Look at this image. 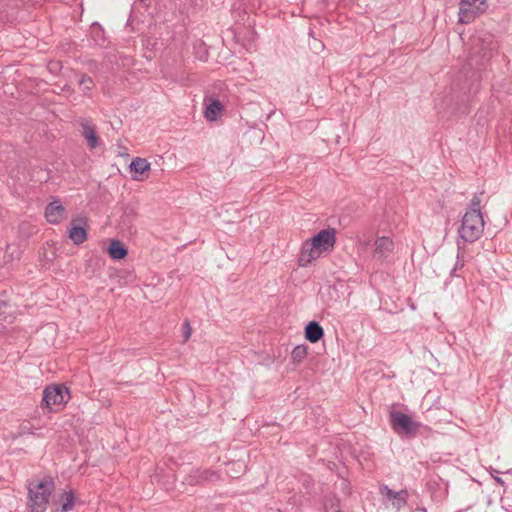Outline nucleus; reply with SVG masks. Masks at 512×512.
<instances>
[{
	"label": "nucleus",
	"mask_w": 512,
	"mask_h": 512,
	"mask_svg": "<svg viewBox=\"0 0 512 512\" xmlns=\"http://www.w3.org/2000/svg\"><path fill=\"white\" fill-rule=\"evenodd\" d=\"M54 489L55 483L51 477L30 482L28 485V507L30 512H45Z\"/></svg>",
	"instance_id": "obj_3"
},
{
	"label": "nucleus",
	"mask_w": 512,
	"mask_h": 512,
	"mask_svg": "<svg viewBox=\"0 0 512 512\" xmlns=\"http://www.w3.org/2000/svg\"><path fill=\"white\" fill-rule=\"evenodd\" d=\"M183 329H184V338H185V340H187L191 336V327L187 320L183 323Z\"/></svg>",
	"instance_id": "obj_25"
},
{
	"label": "nucleus",
	"mask_w": 512,
	"mask_h": 512,
	"mask_svg": "<svg viewBox=\"0 0 512 512\" xmlns=\"http://www.w3.org/2000/svg\"><path fill=\"white\" fill-rule=\"evenodd\" d=\"M470 88L468 86L459 87L455 83L448 94H446L440 102L436 103L439 112L444 111L450 115L467 114L470 108Z\"/></svg>",
	"instance_id": "obj_2"
},
{
	"label": "nucleus",
	"mask_w": 512,
	"mask_h": 512,
	"mask_svg": "<svg viewBox=\"0 0 512 512\" xmlns=\"http://www.w3.org/2000/svg\"><path fill=\"white\" fill-rule=\"evenodd\" d=\"M92 26H99L97 22H94Z\"/></svg>",
	"instance_id": "obj_34"
},
{
	"label": "nucleus",
	"mask_w": 512,
	"mask_h": 512,
	"mask_svg": "<svg viewBox=\"0 0 512 512\" xmlns=\"http://www.w3.org/2000/svg\"><path fill=\"white\" fill-rule=\"evenodd\" d=\"M311 244L310 240H307L302 244L298 256V265L300 267H307L313 260H316L321 255V252Z\"/></svg>",
	"instance_id": "obj_12"
},
{
	"label": "nucleus",
	"mask_w": 512,
	"mask_h": 512,
	"mask_svg": "<svg viewBox=\"0 0 512 512\" xmlns=\"http://www.w3.org/2000/svg\"><path fill=\"white\" fill-rule=\"evenodd\" d=\"M336 230L334 228H327L319 231L310 240L313 247H316L320 252L331 250L336 242Z\"/></svg>",
	"instance_id": "obj_8"
},
{
	"label": "nucleus",
	"mask_w": 512,
	"mask_h": 512,
	"mask_svg": "<svg viewBox=\"0 0 512 512\" xmlns=\"http://www.w3.org/2000/svg\"><path fill=\"white\" fill-rule=\"evenodd\" d=\"M308 347L305 344L297 345L291 352L292 362L295 364L301 363L307 356Z\"/></svg>",
	"instance_id": "obj_20"
},
{
	"label": "nucleus",
	"mask_w": 512,
	"mask_h": 512,
	"mask_svg": "<svg viewBox=\"0 0 512 512\" xmlns=\"http://www.w3.org/2000/svg\"><path fill=\"white\" fill-rule=\"evenodd\" d=\"M490 475H491V476H492V477H493V478H494V479H495L499 484H501V485H503V484H504V481H503L500 477H498V476H494V475H493V473H492V471H490Z\"/></svg>",
	"instance_id": "obj_28"
},
{
	"label": "nucleus",
	"mask_w": 512,
	"mask_h": 512,
	"mask_svg": "<svg viewBox=\"0 0 512 512\" xmlns=\"http://www.w3.org/2000/svg\"><path fill=\"white\" fill-rule=\"evenodd\" d=\"M130 169L132 172L143 174L150 169V163L144 158L136 157L132 160Z\"/></svg>",
	"instance_id": "obj_18"
},
{
	"label": "nucleus",
	"mask_w": 512,
	"mask_h": 512,
	"mask_svg": "<svg viewBox=\"0 0 512 512\" xmlns=\"http://www.w3.org/2000/svg\"><path fill=\"white\" fill-rule=\"evenodd\" d=\"M141 3H146L148 0H139Z\"/></svg>",
	"instance_id": "obj_33"
},
{
	"label": "nucleus",
	"mask_w": 512,
	"mask_h": 512,
	"mask_svg": "<svg viewBox=\"0 0 512 512\" xmlns=\"http://www.w3.org/2000/svg\"><path fill=\"white\" fill-rule=\"evenodd\" d=\"M231 36H232V38H233V39H236V38H237V36H238V34L233 33V34H231Z\"/></svg>",
	"instance_id": "obj_32"
},
{
	"label": "nucleus",
	"mask_w": 512,
	"mask_h": 512,
	"mask_svg": "<svg viewBox=\"0 0 512 512\" xmlns=\"http://www.w3.org/2000/svg\"><path fill=\"white\" fill-rule=\"evenodd\" d=\"M107 252L111 259L113 260H122L128 254L126 246L120 240L117 239H113L110 241V244L107 248Z\"/></svg>",
	"instance_id": "obj_17"
},
{
	"label": "nucleus",
	"mask_w": 512,
	"mask_h": 512,
	"mask_svg": "<svg viewBox=\"0 0 512 512\" xmlns=\"http://www.w3.org/2000/svg\"><path fill=\"white\" fill-rule=\"evenodd\" d=\"M60 501L62 502V506L58 511L60 512H68L73 509L75 504V497L73 492H64L61 495Z\"/></svg>",
	"instance_id": "obj_19"
},
{
	"label": "nucleus",
	"mask_w": 512,
	"mask_h": 512,
	"mask_svg": "<svg viewBox=\"0 0 512 512\" xmlns=\"http://www.w3.org/2000/svg\"><path fill=\"white\" fill-rule=\"evenodd\" d=\"M7 305H8L7 301L0 296V317L3 314H5V312L3 311V308L7 307Z\"/></svg>",
	"instance_id": "obj_26"
},
{
	"label": "nucleus",
	"mask_w": 512,
	"mask_h": 512,
	"mask_svg": "<svg viewBox=\"0 0 512 512\" xmlns=\"http://www.w3.org/2000/svg\"><path fill=\"white\" fill-rule=\"evenodd\" d=\"M393 249L394 243L389 237H378L374 243L373 258L379 261H383L393 251Z\"/></svg>",
	"instance_id": "obj_11"
},
{
	"label": "nucleus",
	"mask_w": 512,
	"mask_h": 512,
	"mask_svg": "<svg viewBox=\"0 0 512 512\" xmlns=\"http://www.w3.org/2000/svg\"><path fill=\"white\" fill-rule=\"evenodd\" d=\"M458 236L459 251L464 249L465 244L474 243L480 238V200L476 195L471 200V209L462 217Z\"/></svg>",
	"instance_id": "obj_1"
},
{
	"label": "nucleus",
	"mask_w": 512,
	"mask_h": 512,
	"mask_svg": "<svg viewBox=\"0 0 512 512\" xmlns=\"http://www.w3.org/2000/svg\"><path fill=\"white\" fill-rule=\"evenodd\" d=\"M470 63H467L463 66L462 70L460 71V76L459 78L463 75L464 78H465V84L462 86V87H465V86H468L470 89H471V84H470V79L472 77H474V74H471V76H469V69H468V66L470 67Z\"/></svg>",
	"instance_id": "obj_23"
},
{
	"label": "nucleus",
	"mask_w": 512,
	"mask_h": 512,
	"mask_svg": "<svg viewBox=\"0 0 512 512\" xmlns=\"http://www.w3.org/2000/svg\"><path fill=\"white\" fill-rule=\"evenodd\" d=\"M379 494L382 496L383 503L391 505L396 511H400L407 505L409 493L406 489L394 491L388 485L382 484L379 487Z\"/></svg>",
	"instance_id": "obj_6"
},
{
	"label": "nucleus",
	"mask_w": 512,
	"mask_h": 512,
	"mask_svg": "<svg viewBox=\"0 0 512 512\" xmlns=\"http://www.w3.org/2000/svg\"><path fill=\"white\" fill-rule=\"evenodd\" d=\"M481 223H482V231L484 230V227H485V219H484V214L482 213V220H481Z\"/></svg>",
	"instance_id": "obj_31"
},
{
	"label": "nucleus",
	"mask_w": 512,
	"mask_h": 512,
	"mask_svg": "<svg viewBox=\"0 0 512 512\" xmlns=\"http://www.w3.org/2000/svg\"><path fill=\"white\" fill-rule=\"evenodd\" d=\"M59 68V62H53L50 64V70H56Z\"/></svg>",
	"instance_id": "obj_29"
},
{
	"label": "nucleus",
	"mask_w": 512,
	"mask_h": 512,
	"mask_svg": "<svg viewBox=\"0 0 512 512\" xmlns=\"http://www.w3.org/2000/svg\"><path fill=\"white\" fill-rule=\"evenodd\" d=\"M459 253H460V251L458 250L457 262H456V265H455V267H454L453 271H455L458 267H462V266H463V261H462V262H460Z\"/></svg>",
	"instance_id": "obj_27"
},
{
	"label": "nucleus",
	"mask_w": 512,
	"mask_h": 512,
	"mask_svg": "<svg viewBox=\"0 0 512 512\" xmlns=\"http://www.w3.org/2000/svg\"><path fill=\"white\" fill-rule=\"evenodd\" d=\"M309 36L313 40L312 43L309 41V45L314 51L322 50L324 48L322 40H319L316 37H314V34H309Z\"/></svg>",
	"instance_id": "obj_24"
},
{
	"label": "nucleus",
	"mask_w": 512,
	"mask_h": 512,
	"mask_svg": "<svg viewBox=\"0 0 512 512\" xmlns=\"http://www.w3.org/2000/svg\"><path fill=\"white\" fill-rule=\"evenodd\" d=\"M305 338L311 343H317L324 336V329L317 321H310L305 326Z\"/></svg>",
	"instance_id": "obj_16"
},
{
	"label": "nucleus",
	"mask_w": 512,
	"mask_h": 512,
	"mask_svg": "<svg viewBox=\"0 0 512 512\" xmlns=\"http://www.w3.org/2000/svg\"><path fill=\"white\" fill-rule=\"evenodd\" d=\"M478 0H461L459 3V22L468 24L476 18L477 7L475 6Z\"/></svg>",
	"instance_id": "obj_13"
},
{
	"label": "nucleus",
	"mask_w": 512,
	"mask_h": 512,
	"mask_svg": "<svg viewBox=\"0 0 512 512\" xmlns=\"http://www.w3.org/2000/svg\"><path fill=\"white\" fill-rule=\"evenodd\" d=\"M82 128L81 135L85 139L89 149L93 150L100 146L101 139L97 134L96 128L91 125L87 120L80 122Z\"/></svg>",
	"instance_id": "obj_14"
},
{
	"label": "nucleus",
	"mask_w": 512,
	"mask_h": 512,
	"mask_svg": "<svg viewBox=\"0 0 512 512\" xmlns=\"http://www.w3.org/2000/svg\"><path fill=\"white\" fill-rule=\"evenodd\" d=\"M68 236L75 245H81L87 240V221L85 218H76L71 222Z\"/></svg>",
	"instance_id": "obj_10"
},
{
	"label": "nucleus",
	"mask_w": 512,
	"mask_h": 512,
	"mask_svg": "<svg viewBox=\"0 0 512 512\" xmlns=\"http://www.w3.org/2000/svg\"><path fill=\"white\" fill-rule=\"evenodd\" d=\"M223 109L224 106L220 102V100L216 98H210L208 101L205 100L204 117L208 121H216L219 118Z\"/></svg>",
	"instance_id": "obj_15"
},
{
	"label": "nucleus",
	"mask_w": 512,
	"mask_h": 512,
	"mask_svg": "<svg viewBox=\"0 0 512 512\" xmlns=\"http://www.w3.org/2000/svg\"><path fill=\"white\" fill-rule=\"evenodd\" d=\"M44 216L50 224L57 225L68 216L66 208L61 204L58 198H54L45 207Z\"/></svg>",
	"instance_id": "obj_9"
},
{
	"label": "nucleus",
	"mask_w": 512,
	"mask_h": 512,
	"mask_svg": "<svg viewBox=\"0 0 512 512\" xmlns=\"http://www.w3.org/2000/svg\"><path fill=\"white\" fill-rule=\"evenodd\" d=\"M220 479V474L216 470L195 468L184 478L183 483L189 485H200L209 482H215Z\"/></svg>",
	"instance_id": "obj_7"
},
{
	"label": "nucleus",
	"mask_w": 512,
	"mask_h": 512,
	"mask_svg": "<svg viewBox=\"0 0 512 512\" xmlns=\"http://www.w3.org/2000/svg\"><path fill=\"white\" fill-rule=\"evenodd\" d=\"M69 398V390L65 386L49 385L43 391L42 402L50 411H59Z\"/></svg>",
	"instance_id": "obj_4"
},
{
	"label": "nucleus",
	"mask_w": 512,
	"mask_h": 512,
	"mask_svg": "<svg viewBox=\"0 0 512 512\" xmlns=\"http://www.w3.org/2000/svg\"><path fill=\"white\" fill-rule=\"evenodd\" d=\"M340 500L335 495H327L324 500V509L327 512H332L339 509Z\"/></svg>",
	"instance_id": "obj_22"
},
{
	"label": "nucleus",
	"mask_w": 512,
	"mask_h": 512,
	"mask_svg": "<svg viewBox=\"0 0 512 512\" xmlns=\"http://www.w3.org/2000/svg\"><path fill=\"white\" fill-rule=\"evenodd\" d=\"M389 419L392 429L396 433L402 432L405 435L416 434L421 426L419 422L414 421L409 415L397 410H392L389 413Z\"/></svg>",
	"instance_id": "obj_5"
},
{
	"label": "nucleus",
	"mask_w": 512,
	"mask_h": 512,
	"mask_svg": "<svg viewBox=\"0 0 512 512\" xmlns=\"http://www.w3.org/2000/svg\"><path fill=\"white\" fill-rule=\"evenodd\" d=\"M78 84L85 94L88 91H91L94 87V82H93L92 78L90 76H88L87 74L80 75Z\"/></svg>",
	"instance_id": "obj_21"
},
{
	"label": "nucleus",
	"mask_w": 512,
	"mask_h": 512,
	"mask_svg": "<svg viewBox=\"0 0 512 512\" xmlns=\"http://www.w3.org/2000/svg\"><path fill=\"white\" fill-rule=\"evenodd\" d=\"M481 5H482V13H484V11L488 8V6L486 4V0H482Z\"/></svg>",
	"instance_id": "obj_30"
}]
</instances>
